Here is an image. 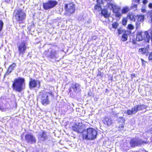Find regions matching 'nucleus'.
Returning <instances> with one entry per match:
<instances>
[{"label": "nucleus", "instance_id": "obj_1", "mask_svg": "<svg viewBox=\"0 0 152 152\" xmlns=\"http://www.w3.org/2000/svg\"><path fill=\"white\" fill-rule=\"evenodd\" d=\"M83 138L87 140H94L96 138L97 131L94 129L89 128L83 132Z\"/></svg>", "mask_w": 152, "mask_h": 152}, {"label": "nucleus", "instance_id": "obj_2", "mask_svg": "<svg viewBox=\"0 0 152 152\" xmlns=\"http://www.w3.org/2000/svg\"><path fill=\"white\" fill-rule=\"evenodd\" d=\"M26 18V12L21 8L15 10L13 14V18L19 23H24Z\"/></svg>", "mask_w": 152, "mask_h": 152}, {"label": "nucleus", "instance_id": "obj_3", "mask_svg": "<svg viewBox=\"0 0 152 152\" xmlns=\"http://www.w3.org/2000/svg\"><path fill=\"white\" fill-rule=\"evenodd\" d=\"M25 84L24 79L19 77L14 80L12 85V88L14 91L20 92L23 89V86Z\"/></svg>", "mask_w": 152, "mask_h": 152}, {"label": "nucleus", "instance_id": "obj_4", "mask_svg": "<svg viewBox=\"0 0 152 152\" xmlns=\"http://www.w3.org/2000/svg\"><path fill=\"white\" fill-rule=\"evenodd\" d=\"M81 86L78 83H72L68 89L71 96L74 97L76 94L79 93L81 90Z\"/></svg>", "mask_w": 152, "mask_h": 152}, {"label": "nucleus", "instance_id": "obj_5", "mask_svg": "<svg viewBox=\"0 0 152 152\" xmlns=\"http://www.w3.org/2000/svg\"><path fill=\"white\" fill-rule=\"evenodd\" d=\"M150 39V36L148 31L139 32L136 36V40L138 41L144 39L145 42L148 43Z\"/></svg>", "mask_w": 152, "mask_h": 152}, {"label": "nucleus", "instance_id": "obj_6", "mask_svg": "<svg viewBox=\"0 0 152 152\" xmlns=\"http://www.w3.org/2000/svg\"><path fill=\"white\" fill-rule=\"evenodd\" d=\"M10 99H7L5 100L2 97L0 99V110L3 112L9 109L10 107L9 102Z\"/></svg>", "mask_w": 152, "mask_h": 152}, {"label": "nucleus", "instance_id": "obj_7", "mask_svg": "<svg viewBox=\"0 0 152 152\" xmlns=\"http://www.w3.org/2000/svg\"><path fill=\"white\" fill-rule=\"evenodd\" d=\"M146 143L145 142L143 141L137 137L131 139L129 142L130 146L133 148L139 146L143 143Z\"/></svg>", "mask_w": 152, "mask_h": 152}, {"label": "nucleus", "instance_id": "obj_8", "mask_svg": "<svg viewBox=\"0 0 152 152\" xmlns=\"http://www.w3.org/2000/svg\"><path fill=\"white\" fill-rule=\"evenodd\" d=\"M52 96L51 93L46 92L43 93L41 97L42 104L46 106L50 103V97Z\"/></svg>", "mask_w": 152, "mask_h": 152}, {"label": "nucleus", "instance_id": "obj_9", "mask_svg": "<svg viewBox=\"0 0 152 152\" xmlns=\"http://www.w3.org/2000/svg\"><path fill=\"white\" fill-rule=\"evenodd\" d=\"M58 3L56 1L49 0L46 3H43V7L45 10H48L54 7Z\"/></svg>", "mask_w": 152, "mask_h": 152}, {"label": "nucleus", "instance_id": "obj_10", "mask_svg": "<svg viewBox=\"0 0 152 152\" xmlns=\"http://www.w3.org/2000/svg\"><path fill=\"white\" fill-rule=\"evenodd\" d=\"M27 45L26 42L24 41L18 45V48L20 55H23L25 53Z\"/></svg>", "mask_w": 152, "mask_h": 152}, {"label": "nucleus", "instance_id": "obj_11", "mask_svg": "<svg viewBox=\"0 0 152 152\" xmlns=\"http://www.w3.org/2000/svg\"><path fill=\"white\" fill-rule=\"evenodd\" d=\"M107 5L109 8L112 10L113 12L115 14L116 17H119L121 16V13L119 12L120 9L119 7L112 3H108Z\"/></svg>", "mask_w": 152, "mask_h": 152}, {"label": "nucleus", "instance_id": "obj_12", "mask_svg": "<svg viewBox=\"0 0 152 152\" xmlns=\"http://www.w3.org/2000/svg\"><path fill=\"white\" fill-rule=\"evenodd\" d=\"M25 140L27 143L30 144H35L36 142V137L30 133L25 135Z\"/></svg>", "mask_w": 152, "mask_h": 152}, {"label": "nucleus", "instance_id": "obj_13", "mask_svg": "<svg viewBox=\"0 0 152 152\" xmlns=\"http://www.w3.org/2000/svg\"><path fill=\"white\" fill-rule=\"evenodd\" d=\"M37 137L39 142L41 143L44 142L48 138V136L44 131H42L39 132Z\"/></svg>", "mask_w": 152, "mask_h": 152}, {"label": "nucleus", "instance_id": "obj_14", "mask_svg": "<svg viewBox=\"0 0 152 152\" xmlns=\"http://www.w3.org/2000/svg\"><path fill=\"white\" fill-rule=\"evenodd\" d=\"M29 85L30 89L35 87L39 88L40 87V83L39 80L31 79Z\"/></svg>", "mask_w": 152, "mask_h": 152}, {"label": "nucleus", "instance_id": "obj_15", "mask_svg": "<svg viewBox=\"0 0 152 152\" xmlns=\"http://www.w3.org/2000/svg\"><path fill=\"white\" fill-rule=\"evenodd\" d=\"M64 8L66 11L70 14L74 12L75 11V6L72 3L67 4H66Z\"/></svg>", "mask_w": 152, "mask_h": 152}, {"label": "nucleus", "instance_id": "obj_16", "mask_svg": "<svg viewBox=\"0 0 152 152\" xmlns=\"http://www.w3.org/2000/svg\"><path fill=\"white\" fill-rule=\"evenodd\" d=\"M149 45H147L144 48H141L139 49L138 50L139 53L140 54L145 55L147 56L149 53L148 50L149 49Z\"/></svg>", "mask_w": 152, "mask_h": 152}, {"label": "nucleus", "instance_id": "obj_17", "mask_svg": "<svg viewBox=\"0 0 152 152\" xmlns=\"http://www.w3.org/2000/svg\"><path fill=\"white\" fill-rule=\"evenodd\" d=\"M82 125L81 123H78L77 125L76 124L75 126H73L72 130L77 133L81 132L83 130Z\"/></svg>", "mask_w": 152, "mask_h": 152}, {"label": "nucleus", "instance_id": "obj_18", "mask_svg": "<svg viewBox=\"0 0 152 152\" xmlns=\"http://www.w3.org/2000/svg\"><path fill=\"white\" fill-rule=\"evenodd\" d=\"M103 121L104 124L107 125L108 126L111 125L113 123L111 118L109 116L105 117L104 118Z\"/></svg>", "mask_w": 152, "mask_h": 152}, {"label": "nucleus", "instance_id": "obj_19", "mask_svg": "<svg viewBox=\"0 0 152 152\" xmlns=\"http://www.w3.org/2000/svg\"><path fill=\"white\" fill-rule=\"evenodd\" d=\"M136 113L138 111L141 110L146 109L147 106L143 104L138 105L134 106Z\"/></svg>", "mask_w": 152, "mask_h": 152}, {"label": "nucleus", "instance_id": "obj_20", "mask_svg": "<svg viewBox=\"0 0 152 152\" xmlns=\"http://www.w3.org/2000/svg\"><path fill=\"white\" fill-rule=\"evenodd\" d=\"M56 50H55L52 49L51 50L48 55L49 58H52L56 57Z\"/></svg>", "mask_w": 152, "mask_h": 152}, {"label": "nucleus", "instance_id": "obj_21", "mask_svg": "<svg viewBox=\"0 0 152 152\" xmlns=\"http://www.w3.org/2000/svg\"><path fill=\"white\" fill-rule=\"evenodd\" d=\"M126 114L129 115H131L133 114H135L136 112L134 107L131 110H128L126 112Z\"/></svg>", "mask_w": 152, "mask_h": 152}, {"label": "nucleus", "instance_id": "obj_22", "mask_svg": "<svg viewBox=\"0 0 152 152\" xmlns=\"http://www.w3.org/2000/svg\"><path fill=\"white\" fill-rule=\"evenodd\" d=\"M135 16L132 13H129L127 15V18L133 21H135Z\"/></svg>", "mask_w": 152, "mask_h": 152}, {"label": "nucleus", "instance_id": "obj_23", "mask_svg": "<svg viewBox=\"0 0 152 152\" xmlns=\"http://www.w3.org/2000/svg\"><path fill=\"white\" fill-rule=\"evenodd\" d=\"M130 10V9L129 7H124L121 10L122 13H125L128 12Z\"/></svg>", "mask_w": 152, "mask_h": 152}, {"label": "nucleus", "instance_id": "obj_24", "mask_svg": "<svg viewBox=\"0 0 152 152\" xmlns=\"http://www.w3.org/2000/svg\"><path fill=\"white\" fill-rule=\"evenodd\" d=\"M101 13L105 18H107L108 16L107 11L105 9L102 10Z\"/></svg>", "mask_w": 152, "mask_h": 152}, {"label": "nucleus", "instance_id": "obj_25", "mask_svg": "<svg viewBox=\"0 0 152 152\" xmlns=\"http://www.w3.org/2000/svg\"><path fill=\"white\" fill-rule=\"evenodd\" d=\"M16 66V64L15 63H13L10 66L8 69L12 72V70L14 69Z\"/></svg>", "mask_w": 152, "mask_h": 152}, {"label": "nucleus", "instance_id": "obj_26", "mask_svg": "<svg viewBox=\"0 0 152 152\" xmlns=\"http://www.w3.org/2000/svg\"><path fill=\"white\" fill-rule=\"evenodd\" d=\"M127 34H124L122 36L121 40L123 41H126L127 40Z\"/></svg>", "mask_w": 152, "mask_h": 152}, {"label": "nucleus", "instance_id": "obj_27", "mask_svg": "<svg viewBox=\"0 0 152 152\" xmlns=\"http://www.w3.org/2000/svg\"><path fill=\"white\" fill-rule=\"evenodd\" d=\"M144 18V16L143 15H139L137 18V20L139 22L142 21Z\"/></svg>", "mask_w": 152, "mask_h": 152}, {"label": "nucleus", "instance_id": "obj_28", "mask_svg": "<svg viewBox=\"0 0 152 152\" xmlns=\"http://www.w3.org/2000/svg\"><path fill=\"white\" fill-rule=\"evenodd\" d=\"M118 25V23L117 22H114L112 24V26L113 28L115 29L117 28Z\"/></svg>", "mask_w": 152, "mask_h": 152}, {"label": "nucleus", "instance_id": "obj_29", "mask_svg": "<svg viewBox=\"0 0 152 152\" xmlns=\"http://www.w3.org/2000/svg\"><path fill=\"white\" fill-rule=\"evenodd\" d=\"M147 15L149 20V22L152 24V14L151 15H148V13H147Z\"/></svg>", "mask_w": 152, "mask_h": 152}, {"label": "nucleus", "instance_id": "obj_30", "mask_svg": "<svg viewBox=\"0 0 152 152\" xmlns=\"http://www.w3.org/2000/svg\"><path fill=\"white\" fill-rule=\"evenodd\" d=\"M148 7L151 10L149 11L148 12V15H151L152 14V3H150L149 4Z\"/></svg>", "mask_w": 152, "mask_h": 152}, {"label": "nucleus", "instance_id": "obj_31", "mask_svg": "<svg viewBox=\"0 0 152 152\" xmlns=\"http://www.w3.org/2000/svg\"><path fill=\"white\" fill-rule=\"evenodd\" d=\"M4 23L2 20H0V33L2 30Z\"/></svg>", "mask_w": 152, "mask_h": 152}, {"label": "nucleus", "instance_id": "obj_32", "mask_svg": "<svg viewBox=\"0 0 152 152\" xmlns=\"http://www.w3.org/2000/svg\"><path fill=\"white\" fill-rule=\"evenodd\" d=\"M127 18H123L122 20V24L123 25L125 26L127 22Z\"/></svg>", "mask_w": 152, "mask_h": 152}, {"label": "nucleus", "instance_id": "obj_33", "mask_svg": "<svg viewBox=\"0 0 152 152\" xmlns=\"http://www.w3.org/2000/svg\"><path fill=\"white\" fill-rule=\"evenodd\" d=\"M118 33L119 34H122L125 32L124 30L122 28H120L118 29Z\"/></svg>", "mask_w": 152, "mask_h": 152}, {"label": "nucleus", "instance_id": "obj_34", "mask_svg": "<svg viewBox=\"0 0 152 152\" xmlns=\"http://www.w3.org/2000/svg\"><path fill=\"white\" fill-rule=\"evenodd\" d=\"M11 72L12 71L8 69L7 72L4 75V77H6L7 76L9 75Z\"/></svg>", "mask_w": 152, "mask_h": 152}, {"label": "nucleus", "instance_id": "obj_35", "mask_svg": "<svg viewBox=\"0 0 152 152\" xmlns=\"http://www.w3.org/2000/svg\"><path fill=\"white\" fill-rule=\"evenodd\" d=\"M94 9L98 11H99L101 10V7L99 5H96L94 6Z\"/></svg>", "mask_w": 152, "mask_h": 152}, {"label": "nucleus", "instance_id": "obj_36", "mask_svg": "<svg viewBox=\"0 0 152 152\" xmlns=\"http://www.w3.org/2000/svg\"><path fill=\"white\" fill-rule=\"evenodd\" d=\"M128 28L129 29L132 30L134 29V27L131 24H129L128 25Z\"/></svg>", "mask_w": 152, "mask_h": 152}, {"label": "nucleus", "instance_id": "obj_37", "mask_svg": "<svg viewBox=\"0 0 152 152\" xmlns=\"http://www.w3.org/2000/svg\"><path fill=\"white\" fill-rule=\"evenodd\" d=\"M137 7V4H132L131 7L132 9H136Z\"/></svg>", "mask_w": 152, "mask_h": 152}, {"label": "nucleus", "instance_id": "obj_38", "mask_svg": "<svg viewBox=\"0 0 152 152\" xmlns=\"http://www.w3.org/2000/svg\"><path fill=\"white\" fill-rule=\"evenodd\" d=\"M124 145H126V147H124V149H125V150L126 151H127L129 149V146H127V144H125Z\"/></svg>", "mask_w": 152, "mask_h": 152}, {"label": "nucleus", "instance_id": "obj_39", "mask_svg": "<svg viewBox=\"0 0 152 152\" xmlns=\"http://www.w3.org/2000/svg\"><path fill=\"white\" fill-rule=\"evenodd\" d=\"M148 59L150 60H152V52L149 54Z\"/></svg>", "mask_w": 152, "mask_h": 152}, {"label": "nucleus", "instance_id": "obj_40", "mask_svg": "<svg viewBox=\"0 0 152 152\" xmlns=\"http://www.w3.org/2000/svg\"><path fill=\"white\" fill-rule=\"evenodd\" d=\"M142 62V64L143 66H145V61H144L143 59H141Z\"/></svg>", "mask_w": 152, "mask_h": 152}, {"label": "nucleus", "instance_id": "obj_41", "mask_svg": "<svg viewBox=\"0 0 152 152\" xmlns=\"http://www.w3.org/2000/svg\"><path fill=\"white\" fill-rule=\"evenodd\" d=\"M119 119H120L121 120L122 122H123L125 121L124 118V117H120L118 119V120L119 121Z\"/></svg>", "mask_w": 152, "mask_h": 152}, {"label": "nucleus", "instance_id": "obj_42", "mask_svg": "<svg viewBox=\"0 0 152 152\" xmlns=\"http://www.w3.org/2000/svg\"><path fill=\"white\" fill-rule=\"evenodd\" d=\"M148 1L147 0H143L142 2L143 4H145L147 3Z\"/></svg>", "mask_w": 152, "mask_h": 152}, {"label": "nucleus", "instance_id": "obj_43", "mask_svg": "<svg viewBox=\"0 0 152 152\" xmlns=\"http://www.w3.org/2000/svg\"><path fill=\"white\" fill-rule=\"evenodd\" d=\"M97 38V37L96 36H93L92 37V40H96Z\"/></svg>", "mask_w": 152, "mask_h": 152}, {"label": "nucleus", "instance_id": "obj_44", "mask_svg": "<svg viewBox=\"0 0 152 152\" xmlns=\"http://www.w3.org/2000/svg\"><path fill=\"white\" fill-rule=\"evenodd\" d=\"M134 1L135 2L137 3H139L140 2V0H134Z\"/></svg>", "mask_w": 152, "mask_h": 152}, {"label": "nucleus", "instance_id": "obj_45", "mask_svg": "<svg viewBox=\"0 0 152 152\" xmlns=\"http://www.w3.org/2000/svg\"><path fill=\"white\" fill-rule=\"evenodd\" d=\"M142 12H146V10L145 9H142Z\"/></svg>", "mask_w": 152, "mask_h": 152}, {"label": "nucleus", "instance_id": "obj_46", "mask_svg": "<svg viewBox=\"0 0 152 152\" xmlns=\"http://www.w3.org/2000/svg\"><path fill=\"white\" fill-rule=\"evenodd\" d=\"M151 129H152V128H151ZM148 132H149L150 133H152V132H151V130H150V131H148Z\"/></svg>", "mask_w": 152, "mask_h": 152}, {"label": "nucleus", "instance_id": "obj_47", "mask_svg": "<svg viewBox=\"0 0 152 152\" xmlns=\"http://www.w3.org/2000/svg\"><path fill=\"white\" fill-rule=\"evenodd\" d=\"M132 76L133 77H134L135 76V74H132Z\"/></svg>", "mask_w": 152, "mask_h": 152}, {"label": "nucleus", "instance_id": "obj_48", "mask_svg": "<svg viewBox=\"0 0 152 152\" xmlns=\"http://www.w3.org/2000/svg\"><path fill=\"white\" fill-rule=\"evenodd\" d=\"M150 33L151 34H152V30L151 31Z\"/></svg>", "mask_w": 152, "mask_h": 152}, {"label": "nucleus", "instance_id": "obj_49", "mask_svg": "<svg viewBox=\"0 0 152 152\" xmlns=\"http://www.w3.org/2000/svg\"><path fill=\"white\" fill-rule=\"evenodd\" d=\"M101 73V72H99V73L98 74V75H100Z\"/></svg>", "mask_w": 152, "mask_h": 152}]
</instances>
